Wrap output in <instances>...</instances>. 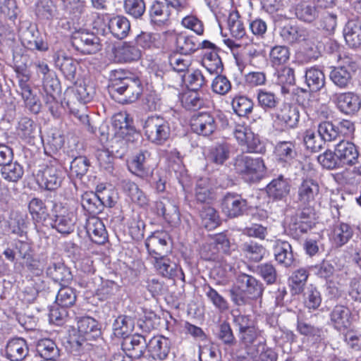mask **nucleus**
<instances>
[{"label":"nucleus","instance_id":"obj_1","mask_svg":"<svg viewBox=\"0 0 361 361\" xmlns=\"http://www.w3.org/2000/svg\"><path fill=\"white\" fill-rule=\"evenodd\" d=\"M319 192V184L312 178H303L298 185L296 199L301 211L290 217L287 216L285 220L286 231L294 238H299L315 224L316 214L312 205Z\"/></svg>","mask_w":361,"mask_h":361},{"label":"nucleus","instance_id":"obj_2","mask_svg":"<svg viewBox=\"0 0 361 361\" xmlns=\"http://www.w3.org/2000/svg\"><path fill=\"white\" fill-rule=\"evenodd\" d=\"M111 92L123 96V102H133L141 95L143 86L139 75L123 69L113 70L109 75Z\"/></svg>","mask_w":361,"mask_h":361},{"label":"nucleus","instance_id":"obj_3","mask_svg":"<svg viewBox=\"0 0 361 361\" xmlns=\"http://www.w3.org/2000/svg\"><path fill=\"white\" fill-rule=\"evenodd\" d=\"M51 226L63 235L73 233L78 221L76 209L66 203L56 202L52 209Z\"/></svg>","mask_w":361,"mask_h":361},{"label":"nucleus","instance_id":"obj_4","mask_svg":"<svg viewBox=\"0 0 361 361\" xmlns=\"http://www.w3.org/2000/svg\"><path fill=\"white\" fill-rule=\"evenodd\" d=\"M145 135L152 143L162 145L171 136V126L168 120L162 116H149L143 125Z\"/></svg>","mask_w":361,"mask_h":361},{"label":"nucleus","instance_id":"obj_5","mask_svg":"<svg viewBox=\"0 0 361 361\" xmlns=\"http://www.w3.org/2000/svg\"><path fill=\"white\" fill-rule=\"evenodd\" d=\"M234 167L238 173L249 181L260 179L265 169L264 161L261 158H253L245 154L236 157Z\"/></svg>","mask_w":361,"mask_h":361},{"label":"nucleus","instance_id":"obj_6","mask_svg":"<svg viewBox=\"0 0 361 361\" xmlns=\"http://www.w3.org/2000/svg\"><path fill=\"white\" fill-rule=\"evenodd\" d=\"M274 126L281 131H288L298 127L300 111L293 104H283L272 115Z\"/></svg>","mask_w":361,"mask_h":361},{"label":"nucleus","instance_id":"obj_7","mask_svg":"<svg viewBox=\"0 0 361 361\" xmlns=\"http://www.w3.org/2000/svg\"><path fill=\"white\" fill-rule=\"evenodd\" d=\"M225 116L215 111H202L195 114L191 119L192 130L199 135L207 137L217 129L218 120Z\"/></svg>","mask_w":361,"mask_h":361},{"label":"nucleus","instance_id":"obj_8","mask_svg":"<svg viewBox=\"0 0 361 361\" xmlns=\"http://www.w3.org/2000/svg\"><path fill=\"white\" fill-rule=\"evenodd\" d=\"M152 262L155 269L163 276L172 279L177 276V272L183 273L180 268L178 267L174 256L171 250H166L164 252H159L157 250H148Z\"/></svg>","mask_w":361,"mask_h":361},{"label":"nucleus","instance_id":"obj_9","mask_svg":"<svg viewBox=\"0 0 361 361\" xmlns=\"http://www.w3.org/2000/svg\"><path fill=\"white\" fill-rule=\"evenodd\" d=\"M238 336L247 354L252 357H257L259 352H263L267 346L262 331L255 326L238 333Z\"/></svg>","mask_w":361,"mask_h":361},{"label":"nucleus","instance_id":"obj_10","mask_svg":"<svg viewBox=\"0 0 361 361\" xmlns=\"http://www.w3.org/2000/svg\"><path fill=\"white\" fill-rule=\"evenodd\" d=\"M71 44L74 49L82 54H94L101 49L99 38L93 33L85 30L73 32Z\"/></svg>","mask_w":361,"mask_h":361},{"label":"nucleus","instance_id":"obj_11","mask_svg":"<svg viewBox=\"0 0 361 361\" xmlns=\"http://www.w3.org/2000/svg\"><path fill=\"white\" fill-rule=\"evenodd\" d=\"M201 45L203 49L202 65L210 74L221 73L224 66L219 55V49L209 40H203Z\"/></svg>","mask_w":361,"mask_h":361},{"label":"nucleus","instance_id":"obj_12","mask_svg":"<svg viewBox=\"0 0 361 361\" xmlns=\"http://www.w3.org/2000/svg\"><path fill=\"white\" fill-rule=\"evenodd\" d=\"M29 77L25 75H18L16 92L21 96L25 106L32 114H37L41 109V103L36 94L32 92L29 84Z\"/></svg>","mask_w":361,"mask_h":361},{"label":"nucleus","instance_id":"obj_13","mask_svg":"<svg viewBox=\"0 0 361 361\" xmlns=\"http://www.w3.org/2000/svg\"><path fill=\"white\" fill-rule=\"evenodd\" d=\"M22 44L28 49L44 51L48 49V44L35 25L20 30Z\"/></svg>","mask_w":361,"mask_h":361},{"label":"nucleus","instance_id":"obj_14","mask_svg":"<svg viewBox=\"0 0 361 361\" xmlns=\"http://www.w3.org/2000/svg\"><path fill=\"white\" fill-rule=\"evenodd\" d=\"M334 149L337 157L336 159L340 161L341 166H353L357 162L359 151L353 142L342 140L335 145Z\"/></svg>","mask_w":361,"mask_h":361},{"label":"nucleus","instance_id":"obj_15","mask_svg":"<svg viewBox=\"0 0 361 361\" xmlns=\"http://www.w3.org/2000/svg\"><path fill=\"white\" fill-rule=\"evenodd\" d=\"M114 61L118 63H130L138 61L142 56L140 49L134 42H124L112 49Z\"/></svg>","mask_w":361,"mask_h":361},{"label":"nucleus","instance_id":"obj_16","mask_svg":"<svg viewBox=\"0 0 361 361\" xmlns=\"http://www.w3.org/2000/svg\"><path fill=\"white\" fill-rule=\"evenodd\" d=\"M63 178L64 173L60 166L50 165L42 171L39 183L42 188L54 190L61 186Z\"/></svg>","mask_w":361,"mask_h":361},{"label":"nucleus","instance_id":"obj_17","mask_svg":"<svg viewBox=\"0 0 361 361\" xmlns=\"http://www.w3.org/2000/svg\"><path fill=\"white\" fill-rule=\"evenodd\" d=\"M247 209V201L236 193H227L222 201V210L229 218L241 216Z\"/></svg>","mask_w":361,"mask_h":361},{"label":"nucleus","instance_id":"obj_18","mask_svg":"<svg viewBox=\"0 0 361 361\" xmlns=\"http://www.w3.org/2000/svg\"><path fill=\"white\" fill-rule=\"evenodd\" d=\"M27 215L19 212H12L9 220L7 221L8 232L18 235L21 238H25L24 234L27 228ZM27 243L23 239L16 243L15 248H26Z\"/></svg>","mask_w":361,"mask_h":361},{"label":"nucleus","instance_id":"obj_19","mask_svg":"<svg viewBox=\"0 0 361 361\" xmlns=\"http://www.w3.org/2000/svg\"><path fill=\"white\" fill-rule=\"evenodd\" d=\"M150 157L151 153L148 150H140L128 162L129 171L140 178L147 176L150 170Z\"/></svg>","mask_w":361,"mask_h":361},{"label":"nucleus","instance_id":"obj_20","mask_svg":"<svg viewBox=\"0 0 361 361\" xmlns=\"http://www.w3.org/2000/svg\"><path fill=\"white\" fill-rule=\"evenodd\" d=\"M155 210L157 214L163 216L171 227H176L180 224V219L178 208L169 200L163 198L157 201Z\"/></svg>","mask_w":361,"mask_h":361},{"label":"nucleus","instance_id":"obj_21","mask_svg":"<svg viewBox=\"0 0 361 361\" xmlns=\"http://www.w3.org/2000/svg\"><path fill=\"white\" fill-rule=\"evenodd\" d=\"M78 330L83 338L76 340L78 346L82 345L83 340H93L100 335V329L97 320L91 317H82L78 319Z\"/></svg>","mask_w":361,"mask_h":361},{"label":"nucleus","instance_id":"obj_22","mask_svg":"<svg viewBox=\"0 0 361 361\" xmlns=\"http://www.w3.org/2000/svg\"><path fill=\"white\" fill-rule=\"evenodd\" d=\"M85 228L91 240L98 245H104L107 240V233L103 221L92 216L89 217L86 222Z\"/></svg>","mask_w":361,"mask_h":361},{"label":"nucleus","instance_id":"obj_23","mask_svg":"<svg viewBox=\"0 0 361 361\" xmlns=\"http://www.w3.org/2000/svg\"><path fill=\"white\" fill-rule=\"evenodd\" d=\"M330 321L338 331H345L352 323V314L348 307L344 305H336L330 312Z\"/></svg>","mask_w":361,"mask_h":361},{"label":"nucleus","instance_id":"obj_24","mask_svg":"<svg viewBox=\"0 0 361 361\" xmlns=\"http://www.w3.org/2000/svg\"><path fill=\"white\" fill-rule=\"evenodd\" d=\"M237 281L250 299H257L262 295L263 285L252 276L241 274L238 275Z\"/></svg>","mask_w":361,"mask_h":361},{"label":"nucleus","instance_id":"obj_25","mask_svg":"<svg viewBox=\"0 0 361 361\" xmlns=\"http://www.w3.org/2000/svg\"><path fill=\"white\" fill-rule=\"evenodd\" d=\"M279 161L283 166H290L296 160L297 151L295 141H279L275 147Z\"/></svg>","mask_w":361,"mask_h":361},{"label":"nucleus","instance_id":"obj_26","mask_svg":"<svg viewBox=\"0 0 361 361\" xmlns=\"http://www.w3.org/2000/svg\"><path fill=\"white\" fill-rule=\"evenodd\" d=\"M171 341L161 335L152 337L148 342V350L152 356L159 360H165L171 350Z\"/></svg>","mask_w":361,"mask_h":361},{"label":"nucleus","instance_id":"obj_27","mask_svg":"<svg viewBox=\"0 0 361 361\" xmlns=\"http://www.w3.org/2000/svg\"><path fill=\"white\" fill-rule=\"evenodd\" d=\"M16 131L20 139L26 141L35 138L40 133L38 125L27 116H23L19 118Z\"/></svg>","mask_w":361,"mask_h":361},{"label":"nucleus","instance_id":"obj_28","mask_svg":"<svg viewBox=\"0 0 361 361\" xmlns=\"http://www.w3.org/2000/svg\"><path fill=\"white\" fill-rule=\"evenodd\" d=\"M6 357L11 361H21L28 354V347L25 339L14 338L10 339L6 348Z\"/></svg>","mask_w":361,"mask_h":361},{"label":"nucleus","instance_id":"obj_29","mask_svg":"<svg viewBox=\"0 0 361 361\" xmlns=\"http://www.w3.org/2000/svg\"><path fill=\"white\" fill-rule=\"evenodd\" d=\"M108 27L112 35L118 39L126 38L130 31V20L124 16H116L111 18Z\"/></svg>","mask_w":361,"mask_h":361},{"label":"nucleus","instance_id":"obj_30","mask_svg":"<svg viewBox=\"0 0 361 361\" xmlns=\"http://www.w3.org/2000/svg\"><path fill=\"white\" fill-rule=\"evenodd\" d=\"M338 109L345 114L356 113L361 106L359 97L353 92H345L337 97Z\"/></svg>","mask_w":361,"mask_h":361},{"label":"nucleus","instance_id":"obj_31","mask_svg":"<svg viewBox=\"0 0 361 361\" xmlns=\"http://www.w3.org/2000/svg\"><path fill=\"white\" fill-rule=\"evenodd\" d=\"M170 7L166 2L154 1L149 8L151 21L158 25H167L171 16Z\"/></svg>","mask_w":361,"mask_h":361},{"label":"nucleus","instance_id":"obj_32","mask_svg":"<svg viewBox=\"0 0 361 361\" xmlns=\"http://www.w3.org/2000/svg\"><path fill=\"white\" fill-rule=\"evenodd\" d=\"M120 185L132 202L140 207H145L148 204L149 200L147 195L134 182L129 179H123L121 181Z\"/></svg>","mask_w":361,"mask_h":361},{"label":"nucleus","instance_id":"obj_33","mask_svg":"<svg viewBox=\"0 0 361 361\" xmlns=\"http://www.w3.org/2000/svg\"><path fill=\"white\" fill-rule=\"evenodd\" d=\"M280 35L283 39L289 44L305 41L308 35V30L298 25L287 24L280 31Z\"/></svg>","mask_w":361,"mask_h":361},{"label":"nucleus","instance_id":"obj_34","mask_svg":"<svg viewBox=\"0 0 361 361\" xmlns=\"http://www.w3.org/2000/svg\"><path fill=\"white\" fill-rule=\"evenodd\" d=\"M290 192V185L283 176L272 180L267 186V192L269 197L276 200H281Z\"/></svg>","mask_w":361,"mask_h":361},{"label":"nucleus","instance_id":"obj_35","mask_svg":"<svg viewBox=\"0 0 361 361\" xmlns=\"http://www.w3.org/2000/svg\"><path fill=\"white\" fill-rule=\"evenodd\" d=\"M343 36L346 43L353 48L361 45V21L350 20L343 29Z\"/></svg>","mask_w":361,"mask_h":361},{"label":"nucleus","instance_id":"obj_36","mask_svg":"<svg viewBox=\"0 0 361 361\" xmlns=\"http://www.w3.org/2000/svg\"><path fill=\"white\" fill-rule=\"evenodd\" d=\"M112 128L114 134L122 138L134 132L132 121L129 119V116L126 113H120L113 117Z\"/></svg>","mask_w":361,"mask_h":361},{"label":"nucleus","instance_id":"obj_37","mask_svg":"<svg viewBox=\"0 0 361 361\" xmlns=\"http://www.w3.org/2000/svg\"><path fill=\"white\" fill-rule=\"evenodd\" d=\"M124 348L128 351H132L131 356L140 357L145 352L148 347V343L145 338L140 334H134L131 336L124 338L123 343Z\"/></svg>","mask_w":361,"mask_h":361},{"label":"nucleus","instance_id":"obj_38","mask_svg":"<svg viewBox=\"0 0 361 361\" xmlns=\"http://www.w3.org/2000/svg\"><path fill=\"white\" fill-rule=\"evenodd\" d=\"M54 63L68 80H72L75 78L78 66L76 61L64 54H57L54 56Z\"/></svg>","mask_w":361,"mask_h":361},{"label":"nucleus","instance_id":"obj_39","mask_svg":"<svg viewBox=\"0 0 361 361\" xmlns=\"http://www.w3.org/2000/svg\"><path fill=\"white\" fill-rule=\"evenodd\" d=\"M305 83L312 92L322 90L325 85V76L322 70L313 66L307 68L305 75Z\"/></svg>","mask_w":361,"mask_h":361},{"label":"nucleus","instance_id":"obj_40","mask_svg":"<svg viewBox=\"0 0 361 361\" xmlns=\"http://www.w3.org/2000/svg\"><path fill=\"white\" fill-rule=\"evenodd\" d=\"M35 13L40 20H51L61 18L56 6L51 0H41L36 4Z\"/></svg>","mask_w":361,"mask_h":361},{"label":"nucleus","instance_id":"obj_41","mask_svg":"<svg viewBox=\"0 0 361 361\" xmlns=\"http://www.w3.org/2000/svg\"><path fill=\"white\" fill-rule=\"evenodd\" d=\"M182 106L188 110H197L204 105V101L197 90H187L180 95Z\"/></svg>","mask_w":361,"mask_h":361},{"label":"nucleus","instance_id":"obj_42","mask_svg":"<svg viewBox=\"0 0 361 361\" xmlns=\"http://www.w3.org/2000/svg\"><path fill=\"white\" fill-rule=\"evenodd\" d=\"M24 174L23 166L13 159L1 167V177L6 181L17 183Z\"/></svg>","mask_w":361,"mask_h":361},{"label":"nucleus","instance_id":"obj_43","mask_svg":"<svg viewBox=\"0 0 361 361\" xmlns=\"http://www.w3.org/2000/svg\"><path fill=\"white\" fill-rule=\"evenodd\" d=\"M185 83L188 90H199L205 83L204 77L200 70H194L188 72V75H180L178 78V83Z\"/></svg>","mask_w":361,"mask_h":361},{"label":"nucleus","instance_id":"obj_44","mask_svg":"<svg viewBox=\"0 0 361 361\" xmlns=\"http://www.w3.org/2000/svg\"><path fill=\"white\" fill-rule=\"evenodd\" d=\"M308 276V271L305 268H300L292 273L288 281L293 295H298L302 292Z\"/></svg>","mask_w":361,"mask_h":361},{"label":"nucleus","instance_id":"obj_45","mask_svg":"<svg viewBox=\"0 0 361 361\" xmlns=\"http://www.w3.org/2000/svg\"><path fill=\"white\" fill-rule=\"evenodd\" d=\"M37 351L44 360H54L59 357V349L51 339H42L38 341Z\"/></svg>","mask_w":361,"mask_h":361},{"label":"nucleus","instance_id":"obj_46","mask_svg":"<svg viewBox=\"0 0 361 361\" xmlns=\"http://www.w3.org/2000/svg\"><path fill=\"white\" fill-rule=\"evenodd\" d=\"M81 205L85 211L93 216L101 212L102 207L99 192L84 193L81 198Z\"/></svg>","mask_w":361,"mask_h":361},{"label":"nucleus","instance_id":"obj_47","mask_svg":"<svg viewBox=\"0 0 361 361\" xmlns=\"http://www.w3.org/2000/svg\"><path fill=\"white\" fill-rule=\"evenodd\" d=\"M202 48L201 43L192 36L179 35L176 39V49L181 55L188 56Z\"/></svg>","mask_w":361,"mask_h":361},{"label":"nucleus","instance_id":"obj_48","mask_svg":"<svg viewBox=\"0 0 361 361\" xmlns=\"http://www.w3.org/2000/svg\"><path fill=\"white\" fill-rule=\"evenodd\" d=\"M28 209L32 219L36 223L42 224L49 216L48 209L41 199L32 198L29 202Z\"/></svg>","mask_w":361,"mask_h":361},{"label":"nucleus","instance_id":"obj_49","mask_svg":"<svg viewBox=\"0 0 361 361\" xmlns=\"http://www.w3.org/2000/svg\"><path fill=\"white\" fill-rule=\"evenodd\" d=\"M297 331L303 336H307L314 342L319 341L322 339L324 331L322 329L312 325L311 324L298 319Z\"/></svg>","mask_w":361,"mask_h":361},{"label":"nucleus","instance_id":"obj_50","mask_svg":"<svg viewBox=\"0 0 361 361\" xmlns=\"http://www.w3.org/2000/svg\"><path fill=\"white\" fill-rule=\"evenodd\" d=\"M290 50L286 46L276 45L269 52V61L271 66L277 68L286 64L290 59Z\"/></svg>","mask_w":361,"mask_h":361},{"label":"nucleus","instance_id":"obj_51","mask_svg":"<svg viewBox=\"0 0 361 361\" xmlns=\"http://www.w3.org/2000/svg\"><path fill=\"white\" fill-rule=\"evenodd\" d=\"M257 99L258 105L265 111L275 109L279 102V98L274 92L265 89L257 90Z\"/></svg>","mask_w":361,"mask_h":361},{"label":"nucleus","instance_id":"obj_52","mask_svg":"<svg viewBox=\"0 0 361 361\" xmlns=\"http://www.w3.org/2000/svg\"><path fill=\"white\" fill-rule=\"evenodd\" d=\"M227 23L231 35L233 37L240 39L245 35V28L237 11H233L229 13Z\"/></svg>","mask_w":361,"mask_h":361},{"label":"nucleus","instance_id":"obj_53","mask_svg":"<svg viewBox=\"0 0 361 361\" xmlns=\"http://www.w3.org/2000/svg\"><path fill=\"white\" fill-rule=\"evenodd\" d=\"M319 135L322 142H331L335 140L340 134L338 126L330 121H322L317 128Z\"/></svg>","mask_w":361,"mask_h":361},{"label":"nucleus","instance_id":"obj_54","mask_svg":"<svg viewBox=\"0 0 361 361\" xmlns=\"http://www.w3.org/2000/svg\"><path fill=\"white\" fill-rule=\"evenodd\" d=\"M319 10L314 6L301 4L297 6L295 14L298 19L304 22L311 23L319 16Z\"/></svg>","mask_w":361,"mask_h":361},{"label":"nucleus","instance_id":"obj_55","mask_svg":"<svg viewBox=\"0 0 361 361\" xmlns=\"http://www.w3.org/2000/svg\"><path fill=\"white\" fill-rule=\"evenodd\" d=\"M47 271L54 281L60 283L66 284L72 279L70 271L61 263L54 264L48 268Z\"/></svg>","mask_w":361,"mask_h":361},{"label":"nucleus","instance_id":"obj_56","mask_svg":"<svg viewBox=\"0 0 361 361\" xmlns=\"http://www.w3.org/2000/svg\"><path fill=\"white\" fill-rule=\"evenodd\" d=\"M202 225L208 230L216 228L220 223L217 212L212 207L205 206L200 212Z\"/></svg>","mask_w":361,"mask_h":361},{"label":"nucleus","instance_id":"obj_57","mask_svg":"<svg viewBox=\"0 0 361 361\" xmlns=\"http://www.w3.org/2000/svg\"><path fill=\"white\" fill-rule=\"evenodd\" d=\"M232 108L239 116H246L253 109V102L245 96H238L233 99Z\"/></svg>","mask_w":361,"mask_h":361},{"label":"nucleus","instance_id":"obj_58","mask_svg":"<svg viewBox=\"0 0 361 361\" xmlns=\"http://www.w3.org/2000/svg\"><path fill=\"white\" fill-rule=\"evenodd\" d=\"M330 78L336 86L344 88L350 81L351 73L348 68L339 66L331 71Z\"/></svg>","mask_w":361,"mask_h":361},{"label":"nucleus","instance_id":"obj_59","mask_svg":"<svg viewBox=\"0 0 361 361\" xmlns=\"http://www.w3.org/2000/svg\"><path fill=\"white\" fill-rule=\"evenodd\" d=\"M133 328L130 317L126 316L118 317L114 322L113 331L116 337H126Z\"/></svg>","mask_w":361,"mask_h":361},{"label":"nucleus","instance_id":"obj_60","mask_svg":"<svg viewBox=\"0 0 361 361\" xmlns=\"http://www.w3.org/2000/svg\"><path fill=\"white\" fill-rule=\"evenodd\" d=\"M63 2L65 13L73 20L79 19L85 12L86 4L83 0H69L67 2Z\"/></svg>","mask_w":361,"mask_h":361},{"label":"nucleus","instance_id":"obj_61","mask_svg":"<svg viewBox=\"0 0 361 361\" xmlns=\"http://www.w3.org/2000/svg\"><path fill=\"white\" fill-rule=\"evenodd\" d=\"M230 155V147L226 143L217 144L211 148L209 157L217 164H223Z\"/></svg>","mask_w":361,"mask_h":361},{"label":"nucleus","instance_id":"obj_62","mask_svg":"<svg viewBox=\"0 0 361 361\" xmlns=\"http://www.w3.org/2000/svg\"><path fill=\"white\" fill-rule=\"evenodd\" d=\"M76 294L73 288L64 286L58 291L56 302L61 307H68L74 305Z\"/></svg>","mask_w":361,"mask_h":361},{"label":"nucleus","instance_id":"obj_63","mask_svg":"<svg viewBox=\"0 0 361 361\" xmlns=\"http://www.w3.org/2000/svg\"><path fill=\"white\" fill-rule=\"evenodd\" d=\"M123 9L126 14L137 19L145 12L146 6L144 0H124Z\"/></svg>","mask_w":361,"mask_h":361},{"label":"nucleus","instance_id":"obj_64","mask_svg":"<svg viewBox=\"0 0 361 361\" xmlns=\"http://www.w3.org/2000/svg\"><path fill=\"white\" fill-rule=\"evenodd\" d=\"M304 304L309 310L317 309L322 302L319 291L312 285L309 286L304 293Z\"/></svg>","mask_w":361,"mask_h":361}]
</instances>
